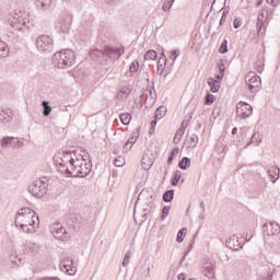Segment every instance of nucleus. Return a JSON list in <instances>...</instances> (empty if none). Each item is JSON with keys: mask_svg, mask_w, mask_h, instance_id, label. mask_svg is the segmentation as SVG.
<instances>
[{"mask_svg": "<svg viewBox=\"0 0 280 280\" xmlns=\"http://www.w3.org/2000/svg\"><path fill=\"white\" fill-rule=\"evenodd\" d=\"M224 79V74H222V73H219V74H215V79L214 80H217V82H222V80Z\"/></svg>", "mask_w": 280, "mask_h": 280, "instance_id": "58", "label": "nucleus"}, {"mask_svg": "<svg viewBox=\"0 0 280 280\" xmlns=\"http://www.w3.org/2000/svg\"><path fill=\"white\" fill-rule=\"evenodd\" d=\"M145 107L147 108H152V106H154V103L156 102V92L154 91V88L150 89V90H145Z\"/></svg>", "mask_w": 280, "mask_h": 280, "instance_id": "20", "label": "nucleus"}, {"mask_svg": "<svg viewBox=\"0 0 280 280\" xmlns=\"http://www.w3.org/2000/svg\"><path fill=\"white\" fill-rule=\"evenodd\" d=\"M180 178H183V173L180 171H175L173 177L171 178V185L176 187V185H178L180 182Z\"/></svg>", "mask_w": 280, "mask_h": 280, "instance_id": "29", "label": "nucleus"}, {"mask_svg": "<svg viewBox=\"0 0 280 280\" xmlns=\"http://www.w3.org/2000/svg\"><path fill=\"white\" fill-rule=\"evenodd\" d=\"M70 165H72V170L77 172L74 176H78V178H86L89 174H91V171L93 170V164L91 162H75V159H70Z\"/></svg>", "mask_w": 280, "mask_h": 280, "instance_id": "4", "label": "nucleus"}, {"mask_svg": "<svg viewBox=\"0 0 280 280\" xmlns=\"http://www.w3.org/2000/svg\"><path fill=\"white\" fill-rule=\"evenodd\" d=\"M63 172L65 176H67V178H78V176H75V172L71 171V168H69V166H67L65 168V171H61Z\"/></svg>", "mask_w": 280, "mask_h": 280, "instance_id": "43", "label": "nucleus"}, {"mask_svg": "<svg viewBox=\"0 0 280 280\" xmlns=\"http://www.w3.org/2000/svg\"><path fill=\"white\" fill-rule=\"evenodd\" d=\"M8 56H10V48L0 37V58H8Z\"/></svg>", "mask_w": 280, "mask_h": 280, "instance_id": "24", "label": "nucleus"}, {"mask_svg": "<svg viewBox=\"0 0 280 280\" xmlns=\"http://www.w3.org/2000/svg\"><path fill=\"white\" fill-rule=\"evenodd\" d=\"M190 165H191V159L187 156L183 158L178 163V167H180V170H187V167H189Z\"/></svg>", "mask_w": 280, "mask_h": 280, "instance_id": "34", "label": "nucleus"}, {"mask_svg": "<svg viewBox=\"0 0 280 280\" xmlns=\"http://www.w3.org/2000/svg\"><path fill=\"white\" fill-rule=\"evenodd\" d=\"M259 137V132H254V135L250 138V141H248L245 145V148H248V145H252V143H258L259 140L257 138Z\"/></svg>", "mask_w": 280, "mask_h": 280, "instance_id": "48", "label": "nucleus"}, {"mask_svg": "<svg viewBox=\"0 0 280 280\" xmlns=\"http://www.w3.org/2000/svg\"><path fill=\"white\" fill-rule=\"evenodd\" d=\"M236 115L242 119H247L249 115H253V106L246 102H240L236 104Z\"/></svg>", "mask_w": 280, "mask_h": 280, "instance_id": "10", "label": "nucleus"}, {"mask_svg": "<svg viewBox=\"0 0 280 280\" xmlns=\"http://www.w3.org/2000/svg\"><path fill=\"white\" fill-rule=\"evenodd\" d=\"M159 120H160V119H156V118L154 117V119L151 121V128H152V130H154V129L156 128V124H159Z\"/></svg>", "mask_w": 280, "mask_h": 280, "instance_id": "59", "label": "nucleus"}, {"mask_svg": "<svg viewBox=\"0 0 280 280\" xmlns=\"http://www.w3.org/2000/svg\"><path fill=\"white\" fill-rule=\"evenodd\" d=\"M73 21V15L70 13L62 14L56 23V31L59 34H69V31L71 30V23Z\"/></svg>", "mask_w": 280, "mask_h": 280, "instance_id": "7", "label": "nucleus"}, {"mask_svg": "<svg viewBox=\"0 0 280 280\" xmlns=\"http://www.w3.org/2000/svg\"><path fill=\"white\" fill-rule=\"evenodd\" d=\"M36 47L42 54H51L54 51V39L49 35H40L36 39Z\"/></svg>", "mask_w": 280, "mask_h": 280, "instance_id": "6", "label": "nucleus"}, {"mask_svg": "<svg viewBox=\"0 0 280 280\" xmlns=\"http://www.w3.org/2000/svg\"><path fill=\"white\" fill-rule=\"evenodd\" d=\"M186 231L187 229L183 228L177 232L176 242H178V244H183Z\"/></svg>", "mask_w": 280, "mask_h": 280, "instance_id": "41", "label": "nucleus"}, {"mask_svg": "<svg viewBox=\"0 0 280 280\" xmlns=\"http://www.w3.org/2000/svg\"><path fill=\"white\" fill-rule=\"evenodd\" d=\"M73 152L71 151H62L59 152L57 155V159H60L61 162H57V165H60L61 167H67V165L71 164V159H73Z\"/></svg>", "mask_w": 280, "mask_h": 280, "instance_id": "15", "label": "nucleus"}, {"mask_svg": "<svg viewBox=\"0 0 280 280\" xmlns=\"http://www.w3.org/2000/svg\"><path fill=\"white\" fill-rule=\"evenodd\" d=\"M256 71L258 73H262L264 72V57H259L256 61Z\"/></svg>", "mask_w": 280, "mask_h": 280, "instance_id": "40", "label": "nucleus"}, {"mask_svg": "<svg viewBox=\"0 0 280 280\" xmlns=\"http://www.w3.org/2000/svg\"><path fill=\"white\" fill-rule=\"evenodd\" d=\"M14 119V112L10 108H0V124H10Z\"/></svg>", "mask_w": 280, "mask_h": 280, "instance_id": "17", "label": "nucleus"}, {"mask_svg": "<svg viewBox=\"0 0 280 280\" xmlns=\"http://www.w3.org/2000/svg\"><path fill=\"white\" fill-rule=\"evenodd\" d=\"M174 1L176 0L164 1L162 7L163 12H170L172 10V7L174 5Z\"/></svg>", "mask_w": 280, "mask_h": 280, "instance_id": "42", "label": "nucleus"}, {"mask_svg": "<svg viewBox=\"0 0 280 280\" xmlns=\"http://www.w3.org/2000/svg\"><path fill=\"white\" fill-rule=\"evenodd\" d=\"M177 279H178V280H185V273H179V275L177 276Z\"/></svg>", "mask_w": 280, "mask_h": 280, "instance_id": "64", "label": "nucleus"}, {"mask_svg": "<svg viewBox=\"0 0 280 280\" xmlns=\"http://www.w3.org/2000/svg\"><path fill=\"white\" fill-rule=\"evenodd\" d=\"M220 54H226L229 51V40L224 39L219 48Z\"/></svg>", "mask_w": 280, "mask_h": 280, "instance_id": "45", "label": "nucleus"}, {"mask_svg": "<svg viewBox=\"0 0 280 280\" xmlns=\"http://www.w3.org/2000/svg\"><path fill=\"white\" fill-rule=\"evenodd\" d=\"M143 211H144V213L142 214V218H143V220H145V218H148V211H150V209L144 208Z\"/></svg>", "mask_w": 280, "mask_h": 280, "instance_id": "62", "label": "nucleus"}, {"mask_svg": "<svg viewBox=\"0 0 280 280\" xmlns=\"http://www.w3.org/2000/svg\"><path fill=\"white\" fill-rule=\"evenodd\" d=\"M130 73H137L139 71V61H133L129 66Z\"/></svg>", "mask_w": 280, "mask_h": 280, "instance_id": "46", "label": "nucleus"}, {"mask_svg": "<svg viewBox=\"0 0 280 280\" xmlns=\"http://www.w3.org/2000/svg\"><path fill=\"white\" fill-rule=\"evenodd\" d=\"M57 224V228H52L51 229V234L54 235V237H56V240H61L65 241L67 240V230H65V228L60 226Z\"/></svg>", "mask_w": 280, "mask_h": 280, "instance_id": "21", "label": "nucleus"}, {"mask_svg": "<svg viewBox=\"0 0 280 280\" xmlns=\"http://www.w3.org/2000/svg\"><path fill=\"white\" fill-rule=\"evenodd\" d=\"M153 163H154V156L152 155V152L150 151L144 152L141 160L142 168L145 170V172H148L152 167Z\"/></svg>", "mask_w": 280, "mask_h": 280, "instance_id": "19", "label": "nucleus"}, {"mask_svg": "<svg viewBox=\"0 0 280 280\" xmlns=\"http://www.w3.org/2000/svg\"><path fill=\"white\" fill-rule=\"evenodd\" d=\"M11 27L18 32H25V30H30V19L15 14L11 21Z\"/></svg>", "mask_w": 280, "mask_h": 280, "instance_id": "9", "label": "nucleus"}, {"mask_svg": "<svg viewBox=\"0 0 280 280\" xmlns=\"http://www.w3.org/2000/svg\"><path fill=\"white\" fill-rule=\"evenodd\" d=\"M202 275L208 279H215V264L212 261L205 262L202 266Z\"/></svg>", "mask_w": 280, "mask_h": 280, "instance_id": "18", "label": "nucleus"}, {"mask_svg": "<svg viewBox=\"0 0 280 280\" xmlns=\"http://www.w3.org/2000/svg\"><path fill=\"white\" fill-rule=\"evenodd\" d=\"M279 172H280V168L278 166H273L268 171L270 178H272V183H275L276 180H279Z\"/></svg>", "mask_w": 280, "mask_h": 280, "instance_id": "30", "label": "nucleus"}, {"mask_svg": "<svg viewBox=\"0 0 280 280\" xmlns=\"http://www.w3.org/2000/svg\"><path fill=\"white\" fill-rule=\"evenodd\" d=\"M1 148H12L13 150H19L23 145V142L19 138L14 137H3L0 140Z\"/></svg>", "mask_w": 280, "mask_h": 280, "instance_id": "11", "label": "nucleus"}, {"mask_svg": "<svg viewBox=\"0 0 280 280\" xmlns=\"http://www.w3.org/2000/svg\"><path fill=\"white\" fill-rule=\"evenodd\" d=\"M159 54L155 50H148L144 54V60H156Z\"/></svg>", "mask_w": 280, "mask_h": 280, "instance_id": "37", "label": "nucleus"}, {"mask_svg": "<svg viewBox=\"0 0 280 280\" xmlns=\"http://www.w3.org/2000/svg\"><path fill=\"white\" fill-rule=\"evenodd\" d=\"M124 152H129V150H132V144H129L128 142L125 143L122 147Z\"/></svg>", "mask_w": 280, "mask_h": 280, "instance_id": "56", "label": "nucleus"}, {"mask_svg": "<svg viewBox=\"0 0 280 280\" xmlns=\"http://www.w3.org/2000/svg\"><path fill=\"white\" fill-rule=\"evenodd\" d=\"M229 9H230V8H228V9H226V8H225V9L222 8V10H223L222 16H225V18H226V14L229 13Z\"/></svg>", "mask_w": 280, "mask_h": 280, "instance_id": "63", "label": "nucleus"}, {"mask_svg": "<svg viewBox=\"0 0 280 280\" xmlns=\"http://www.w3.org/2000/svg\"><path fill=\"white\" fill-rule=\"evenodd\" d=\"M185 135V129L183 128H179L176 133H175V137L173 139V143L175 145H178V143H180V140L183 139V136Z\"/></svg>", "mask_w": 280, "mask_h": 280, "instance_id": "32", "label": "nucleus"}, {"mask_svg": "<svg viewBox=\"0 0 280 280\" xmlns=\"http://www.w3.org/2000/svg\"><path fill=\"white\" fill-rule=\"evenodd\" d=\"M165 65H167V57H165V52H162L158 60V67L161 73H163V70L165 69Z\"/></svg>", "mask_w": 280, "mask_h": 280, "instance_id": "27", "label": "nucleus"}, {"mask_svg": "<svg viewBox=\"0 0 280 280\" xmlns=\"http://www.w3.org/2000/svg\"><path fill=\"white\" fill-rule=\"evenodd\" d=\"M225 22H226V16L222 15L219 21V25H224Z\"/></svg>", "mask_w": 280, "mask_h": 280, "instance_id": "61", "label": "nucleus"}, {"mask_svg": "<svg viewBox=\"0 0 280 280\" xmlns=\"http://www.w3.org/2000/svg\"><path fill=\"white\" fill-rule=\"evenodd\" d=\"M120 121L121 124H124V126H129L130 121H132V115L128 114V113H122L120 114Z\"/></svg>", "mask_w": 280, "mask_h": 280, "instance_id": "31", "label": "nucleus"}, {"mask_svg": "<svg viewBox=\"0 0 280 280\" xmlns=\"http://www.w3.org/2000/svg\"><path fill=\"white\" fill-rule=\"evenodd\" d=\"M125 163L124 158H116L114 160L115 167H124Z\"/></svg>", "mask_w": 280, "mask_h": 280, "instance_id": "51", "label": "nucleus"}, {"mask_svg": "<svg viewBox=\"0 0 280 280\" xmlns=\"http://www.w3.org/2000/svg\"><path fill=\"white\" fill-rule=\"evenodd\" d=\"M26 250H28V253H31V255H38V245L30 243L26 246Z\"/></svg>", "mask_w": 280, "mask_h": 280, "instance_id": "39", "label": "nucleus"}, {"mask_svg": "<svg viewBox=\"0 0 280 280\" xmlns=\"http://www.w3.org/2000/svg\"><path fill=\"white\" fill-rule=\"evenodd\" d=\"M39 221H38V217L34 215V212L31 213V226H38Z\"/></svg>", "mask_w": 280, "mask_h": 280, "instance_id": "52", "label": "nucleus"}, {"mask_svg": "<svg viewBox=\"0 0 280 280\" xmlns=\"http://www.w3.org/2000/svg\"><path fill=\"white\" fill-rule=\"evenodd\" d=\"M35 5L39 10L47 12V10H51V5H54V0H35Z\"/></svg>", "mask_w": 280, "mask_h": 280, "instance_id": "23", "label": "nucleus"}, {"mask_svg": "<svg viewBox=\"0 0 280 280\" xmlns=\"http://www.w3.org/2000/svg\"><path fill=\"white\" fill-rule=\"evenodd\" d=\"M126 50L124 48H115L113 46H105L102 49H92L90 51V58L96 62H102V60H119Z\"/></svg>", "mask_w": 280, "mask_h": 280, "instance_id": "1", "label": "nucleus"}, {"mask_svg": "<svg viewBox=\"0 0 280 280\" xmlns=\"http://www.w3.org/2000/svg\"><path fill=\"white\" fill-rule=\"evenodd\" d=\"M137 139H139V136L131 137L128 139L127 143H129L132 147L135 145V143H137Z\"/></svg>", "mask_w": 280, "mask_h": 280, "instance_id": "55", "label": "nucleus"}, {"mask_svg": "<svg viewBox=\"0 0 280 280\" xmlns=\"http://www.w3.org/2000/svg\"><path fill=\"white\" fill-rule=\"evenodd\" d=\"M8 43H11L12 45H16L19 40H21V35L15 32H9L7 34Z\"/></svg>", "mask_w": 280, "mask_h": 280, "instance_id": "25", "label": "nucleus"}, {"mask_svg": "<svg viewBox=\"0 0 280 280\" xmlns=\"http://www.w3.org/2000/svg\"><path fill=\"white\" fill-rule=\"evenodd\" d=\"M73 264V259H71V257H66L63 258L60 264H59V268L61 272H66V275H75V270L77 268H67L68 266H72Z\"/></svg>", "mask_w": 280, "mask_h": 280, "instance_id": "13", "label": "nucleus"}, {"mask_svg": "<svg viewBox=\"0 0 280 280\" xmlns=\"http://www.w3.org/2000/svg\"><path fill=\"white\" fill-rule=\"evenodd\" d=\"M208 85L210 86L211 93H218L220 91V83L213 78L208 79Z\"/></svg>", "mask_w": 280, "mask_h": 280, "instance_id": "26", "label": "nucleus"}, {"mask_svg": "<svg viewBox=\"0 0 280 280\" xmlns=\"http://www.w3.org/2000/svg\"><path fill=\"white\" fill-rule=\"evenodd\" d=\"M233 27L234 30H240V27H242V20L235 19L233 22Z\"/></svg>", "mask_w": 280, "mask_h": 280, "instance_id": "53", "label": "nucleus"}, {"mask_svg": "<svg viewBox=\"0 0 280 280\" xmlns=\"http://www.w3.org/2000/svg\"><path fill=\"white\" fill-rule=\"evenodd\" d=\"M15 226L21 228L24 233H32L30 228H27L32 226V209L23 208L16 213Z\"/></svg>", "mask_w": 280, "mask_h": 280, "instance_id": "3", "label": "nucleus"}, {"mask_svg": "<svg viewBox=\"0 0 280 280\" xmlns=\"http://www.w3.org/2000/svg\"><path fill=\"white\" fill-rule=\"evenodd\" d=\"M52 65L58 69H68L75 65V52L71 49H66L63 52H55L52 55Z\"/></svg>", "mask_w": 280, "mask_h": 280, "instance_id": "2", "label": "nucleus"}, {"mask_svg": "<svg viewBox=\"0 0 280 280\" xmlns=\"http://www.w3.org/2000/svg\"><path fill=\"white\" fill-rule=\"evenodd\" d=\"M245 84L249 89L250 93H259V89H261V78L250 71L245 75Z\"/></svg>", "mask_w": 280, "mask_h": 280, "instance_id": "8", "label": "nucleus"}, {"mask_svg": "<svg viewBox=\"0 0 280 280\" xmlns=\"http://www.w3.org/2000/svg\"><path fill=\"white\" fill-rule=\"evenodd\" d=\"M219 67V73H222L224 75V71H226V67L224 66L223 62L218 63Z\"/></svg>", "mask_w": 280, "mask_h": 280, "instance_id": "54", "label": "nucleus"}, {"mask_svg": "<svg viewBox=\"0 0 280 280\" xmlns=\"http://www.w3.org/2000/svg\"><path fill=\"white\" fill-rule=\"evenodd\" d=\"M262 233L268 237L280 234V226L277 222H267L262 225Z\"/></svg>", "mask_w": 280, "mask_h": 280, "instance_id": "12", "label": "nucleus"}, {"mask_svg": "<svg viewBox=\"0 0 280 280\" xmlns=\"http://www.w3.org/2000/svg\"><path fill=\"white\" fill-rule=\"evenodd\" d=\"M92 34H93V31L91 28L85 31L86 38H91Z\"/></svg>", "mask_w": 280, "mask_h": 280, "instance_id": "60", "label": "nucleus"}, {"mask_svg": "<svg viewBox=\"0 0 280 280\" xmlns=\"http://www.w3.org/2000/svg\"><path fill=\"white\" fill-rule=\"evenodd\" d=\"M188 148L194 149L196 145H198V135L192 133L187 142Z\"/></svg>", "mask_w": 280, "mask_h": 280, "instance_id": "33", "label": "nucleus"}, {"mask_svg": "<svg viewBox=\"0 0 280 280\" xmlns=\"http://www.w3.org/2000/svg\"><path fill=\"white\" fill-rule=\"evenodd\" d=\"M178 152H180V149H178V147H175L172 151L171 154L168 155L167 159V163L168 165H172L173 161H174V156H176L178 154Z\"/></svg>", "mask_w": 280, "mask_h": 280, "instance_id": "38", "label": "nucleus"}, {"mask_svg": "<svg viewBox=\"0 0 280 280\" xmlns=\"http://www.w3.org/2000/svg\"><path fill=\"white\" fill-rule=\"evenodd\" d=\"M170 209H172V207H170V206L163 207L161 220H165V218H167V215H170Z\"/></svg>", "mask_w": 280, "mask_h": 280, "instance_id": "49", "label": "nucleus"}, {"mask_svg": "<svg viewBox=\"0 0 280 280\" xmlns=\"http://www.w3.org/2000/svg\"><path fill=\"white\" fill-rule=\"evenodd\" d=\"M225 246L231 250H240V248H244V244L240 242V237L237 235H232L226 240Z\"/></svg>", "mask_w": 280, "mask_h": 280, "instance_id": "14", "label": "nucleus"}, {"mask_svg": "<svg viewBox=\"0 0 280 280\" xmlns=\"http://www.w3.org/2000/svg\"><path fill=\"white\" fill-rule=\"evenodd\" d=\"M165 115H167V107L165 106H160L156 108L155 110V119H163L165 117Z\"/></svg>", "mask_w": 280, "mask_h": 280, "instance_id": "28", "label": "nucleus"}, {"mask_svg": "<svg viewBox=\"0 0 280 280\" xmlns=\"http://www.w3.org/2000/svg\"><path fill=\"white\" fill-rule=\"evenodd\" d=\"M192 117H194V116H191V115L186 116V117L184 118V124H186V126H189V122L191 121Z\"/></svg>", "mask_w": 280, "mask_h": 280, "instance_id": "57", "label": "nucleus"}, {"mask_svg": "<svg viewBox=\"0 0 280 280\" xmlns=\"http://www.w3.org/2000/svg\"><path fill=\"white\" fill-rule=\"evenodd\" d=\"M234 145H244L246 143V129L241 128L238 135L233 137Z\"/></svg>", "mask_w": 280, "mask_h": 280, "instance_id": "22", "label": "nucleus"}, {"mask_svg": "<svg viewBox=\"0 0 280 280\" xmlns=\"http://www.w3.org/2000/svg\"><path fill=\"white\" fill-rule=\"evenodd\" d=\"M162 198H163L164 202H172L174 200V190L173 189L166 190L163 194Z\"/></svg>", "mask_w": 280, "mask_h": 280, "instance_id": "36", "label": "nucleus"}, {"mask_svg": "<svg viewBox=\"0 0 280 280\" xmlns=\"http://www.w3.org/2000/svg\"><path fill=\"white\" fill-rule=\"evenodd\" d=\"M179 56H180V50L175 49V50L171 51V55L168 58L172 60V65H174V62H176V58H178Z\"/></svg>", "mask_w": 280, "mask_h": 280, "instance_id": "44", "label": "nucleus"}, {"mask_svg": "<svg viewBox=\"0 0 280 280\" xmlns=\"http://www.w3.org/2000/svg\"><path fill=\"white\" fill-rule=\"evenodd\" d=\"M42 106L44 108L43 110L44 117H49V115H51V106H49V102L43 101Z\"/></svg>", "mask_w": 280, "mask_h": 280, "instance_id": "35", "label": "nucleus"}, {"mask_svg": "<svg viewBox=\"0 0 280 280\" xmlns=\"http://www.w3.org/2000/svg\"><path fill=\"white\" fill-rule=\"evenodd\" d=\"M131 256H132V254H131L130 250L125 254V258L122 260L124 268H126V266H128V264H130V257Z\"/></svg>", "mask_w": 280, "mask_h": 280, "instance_id": "50", "label": "nucleus"}, {"mask_svg": "<svg viewBox=\"0 0 280 280\" xmlns=\"http://www.w3.org/2000/svg\"><path fill=\"white\" fill-rule=\"evenodd\" d=\"M267 25H268V22L264 21V11H261L258 14L257 23H256L257 36H264V34H266Z\"/></svg>", "mask_w": 280, "mask_h": 280, "instance_id": "16", "label": "nucleus"}, {"mask_svg": "<svg viewBox=\"0 0 280 280\" xmlns=\"http://www.w3.org/2000/svg\"><path fill=\"white\" fill-rule=\"evenodd\" d=\"M47 187H49V185L47 184V178L44 177L43 179L33 182L28 186V192L35 196V198H43L47 194Z\"/></svg>", "mask_w": 280, "mask_h": 280, "instance_id": "5", "label": "nucleus"}, {"mask_svg": "<svg viewBox=\"0 0 280 280\" xmlns=\"http://www.w3.org/2000/svg\"><path fill=\"white\" fill-rule=\"evenodd\" d=\"M213 102H215V96H213V94H207L205 98L206 106H210Z\"/></svg>", "mask_w": 280, "mask_h": 280, "instance_id": "47", "label": "nucleus"}]
</instances>
